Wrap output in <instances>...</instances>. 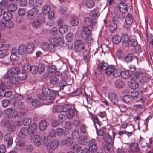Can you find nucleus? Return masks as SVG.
Returning <instances> with one entry per match:
<instances>
[{
	"label": "nucleus",
	"instance_id": "72a5a7b5",
	"mask_svg": "<svg viewBox=\"0 0 153 153\" xmlns=\"http://www.w3.org/2000/svg\"><path fill=\"white\" fill-rule=\"evenodd\" d=\"M59 81V79L55 76L51 77L50 79L49 84L50 85H55L58 83Z\"/></svg>",
	"mask_w": 153,
	"mask_h": 153
},
{
	"label": "nucleus",
	"instance_id": "4d7b16f0",
	"mask_svg": "<svg viewBox=\"0 0 153 153\" xmlns=\"http://www.w3.org/2000/svg\"><path fill=\"white\" fill-rule=\"evenodd\" d=\"M73 35L71 33H68L65 36V39L68 42H71L73 39Z\"/></svg>",
	"mask_w": 153,
	"mask_h": 153
},
{
	"label": "nucleus",
	"instance_id": "c756f323",
	"mask_svg": "<svg viewBox=\"0 0 153 153\" xmlns=\"http://www.w3.org/2000/svg\"><path fill=\"white\" fill-rule=\"evenodd\" d=\"M66 115L67 118L71 120L75 116V112L72 108H71L66 113Z\"/></svg>",
	"mask_w": 153,
	"mask_h": 153
},
{
	"label": "nucleus",
	"instance_id": "a211bd4d",
	"mask_svg": "<svg viewBox=\"0 0 153 153\" xmlns=\"http://www.w3.org/2000/svg\"><path fill=\"white\" fill-rule=\"evenodd\" d=\"M122 45L124 48L127 47L128 46V42L130 39L128 38V35L124 34L122 36Z\"/></svg>",
	"mask_w": 153,
	"mask_h": 153
},
{
	"label": "nucleus",
	"instance_id": "4468645a",
	"mask_svg": "<svg viewBox=\"0 0 153 153\" xmlns=\"http://www.w3.org/2000/svg\"><path fill=\"white\" fill-rule=\"evenodd\" d=\"M35 49L34 44L32 42H30L27 44L26 47V52L27 54H31L33 52Z\"/></svg>",
	"mask_w": 153,
	"mask_h": 153
},
{
	"label": "nucleus",
	"instance_id": "473e14b6",
	"mask_svg": "<svg viewBox=\"0 0 153 153\" xmlns=\"http://www.w3.org/2000/svg\"><path fill=\"white\" fill-rule=\"evenodd\" d=\"M119 8L120 12L122 13L127 11L128 10L127 5L125 3H121Z\"/></svg>",
	"mask_w": 153,
	"mask_h": 153
},
{
	"label": "nucleus",
	"instance_id": "603ef678",
	"mask_svg": "<svg viewBox=\"0 0 153 153\" xmlns=\"http://www.w3.org/2000/svg\"><path fill=\"white\" fill-rule=\"evenodd\" d=\"M71 108V106L70 105H64L61 107L62 111L66 113Z\"/></svg>",
	"mask_w": 153,
	"mask_h": 153
},
{
	"label": "nucleus",
	"instance_id": "bf43d9fd",
	"mask_svg": "<svg viewBox=\"0 0 153 153\" xmlns=\"http://www.w3.org/2000/svg\"><path fill=\"white\" fill-rule=\"evenodd\" d=\"M56 132L58 136H63L65 134L64 130L60 128H58L57 129Z\"/></svg>",
	"mask_w": 153,
	"mask_h": 153
},
{
	"label": "nucleus",
	"instance_id": "b1692460",
	"mask_svg": "<svg viewBox=\"0 0 153 153\" xmlns=\"http://www.w3.org/2000/svg\"><path fill=\"white\" fill-rule=\"evenodd\" d=\"M17 49L11 50V54L10 56V59L11 61H14L16 60L18 58L17 54Z\"/></svg>",
	"mask_w": 153,
	"mask_h": 153
},
{
	"label": "nucleus",
	"instance_id": "e433bc0d",
	"mask_svg": "<svg viewBox=\"0 0 153 153\" xmlns=\"http://www.w3.org/2000/svg\"><path fill=\"white\" fill-rule=\"evenodd\" d=\"M26 51V47L23 44L21 45L18 48V52L19 54H23Z\"/></svg>",
	"mask_w": 153,
	"mask_h": 153
},
{
	"label": "nucleus",
	"instance_id": "6e6552de",
	"mask_svg": "<svg viewBox=\"0 0 153 153\" xmlns=\"http://www.w3.org/2000/svg\"><path fill=\"white\" fill-rule=\"evenodd\" d=\"M58 142L57 140H53L48 145L47 149L50 153H52L53 151L58 146Z\"/></svg>",
	"mask_w": 153,
	"mask_h": 153
},
{
	"label": "nucleus",
	"instance_id": "393cba45",
	"mask_svg": "<svg viewBox=\"0 0 153 153\" xmlns=\"http://www.w3.org/2000/svg\"><path fill=\"white\" fill-rule=\"evenodd\" d=\"M122 100L125 103L129 104L131 103L133 101L129 95H126L123 96L122 98Z\"/></svg>",
	"mask_w": 153,
	"mask_h": 153
},
{
	"label": "nucleus",
	"instance_id": "ddd939ff",
	"mask_svg": "<svg viewBox=\"0 0 153 153\" xmlns=\"http://www.w3.org/2000/svg\"><path fill=\"white\" fill-rule=\"evenodd\" d=\"M13 136L10 133H6L4 137V141L7 143L8 146L12 145L13 142Z\"/></svg>",
	"mask_w": 153,
	"mask_h": 153
},
{
	"label": "nucleus",
	"instance_id": "0e129e2a",
	"mask_svg": "<svg viewBox=\"0 0 153 153\" xmlns=\"http://www.w3.org/2000/svg\"><path fill=\"white\" fill-rule=\"evenodd\" d=\"M87 127L84 124H82L80 126V131L82 133H85L86 132Z\"/></svg>",
	"mask_w": 153,
	"mask_h": 153
},
{
	"label": "nucleus",
	"instance_id": "052dcab7",
	"mask_svg": "<svg viewBox=\"0 0 153 153\" xmlns=\"http://www.w3.org/2000/svg\"><path fill=\"white\" fill-rule=\"evenodd\" d=\"M94 1L92 0L88 1L86 3V5L87 7L89 8H92L94 6Z\"/></svg>",
	"mask_w": 153,
	"mask_h": 153
},
{
	"label": "nucleus",
	"instance_id": "5fc2aeb1",
	"mask_svg": "<svg viewBox=\"0 0 153 153\" xmlns=\"http://www.w3.org/2000/svg\"><path fill=\"white\" fill-rule=\"evenodd\" d=\"M27 75V74L22 73V71L21 74L19 76H17V78L20 81H22L25 79L26 78Z\"/></svg>",
	"mask_w": 153,
	"mask_h": 153
},
{
	"label": "nucleus",
	"instance_id": "6e6d98bb",
	"mask_svg": "<svg viewBox=\"0 0 153 153\" xmlns=\"http://www.w3.org/2000/svg\"><path fill=\"white\" fill-rule=\"evenodd\" d=\"M54 112H60L62 111L61 107L60 105H56L53 107L52 109Z\"/></svg>",
	"mask_w": 153,
	"mask_h": 153
},
{
	"label": "nucleus",
	"instance_id": "2f4dec72",
	"mask_svg": "<svg viewBox=\"0 0 153 153\" xmlns=\"http://www.w3.org/2000/svg\"><path fill=\"white\" fill-rule=\"evenodd\" d=\"M47 124L46 121L44 120L41 121L39 124V127L40 130L41 131L45 130L47 126Z\"/></svg>",
	"mask_w": 153,
	"mask_h": 153
},
{
	"label": "nucleus",
	"instance_id": "423d86ee",
	"mask_svg": "<svg viewBox=\"0 0 153 153\" xmlns=\"http://www.w3.org/2000/svg\"><path fill=\"white\" fill-rule=\"evenodd\" d=\"M6 82V85L9 89H11L18 85L19 82L16 76H11Z\"/></svg>",
	"mask_w": 153,
	"mask_h": 153
},
{
	"label": "nucleus",
	"instance_id": "79ce46f5",
	"mask_svg": "<svg viewBox=\"0 0 153 153\" xmlns=\"http://www.w3.org/2000/svg\"><path fill=\"white\" fill-rule=\"evenodd\" d=\"M92 117L93 119V121L95 124V126L96 130H97L98 129L97 127H100V126L98 119L97 117H95L93 115H92Z\"/></svg>",
	"mask_w": 153,
	"mask_h": 153
},
{
	"label": "nucleus",
	"instance_id": "c9c22d12",
	"mask_svg": "<svg viewBox=\"0 0 153 153\" xmlns=\"http://www.w3.org/2000/svg\"><path fill=\"white\" fill-rule=\"evenodd\" d=\"M79 21L78 19L75 17H74L70 19V24L73 26H76L79 24Z\"/></svg>",
	"mask_w": 153,
	"mask_h": 153
},
{
	"label": "nucleus",
	"instance_id": "a878e982",
	"mask_svg": "<svg viewBox=\"0 0 153 153\" xmlns=\"http://www.w3.org/2000/svg\"><path fill=\"white\" fill-rule=\"evenodd\" d=\"M39 12V10L36 8H33L28 11L27 14L30 16H32L36 15Z\"/></svg>",
	"mask_w": 153,
	"mask_h": 153
},
{
	"label": "nucleus",
	"instance_id": "5701e85b",
	"mask_svg": "<svg viewBox=\"0 0 153 153\" xmlns=\"http://www.w3.org/2000/svg\"><path fill=\"white\" fill-rule=\"evenodd\" d=\"M130 88L132 89H135L138 88L139 84L137 81L134 79H131L129 85Z\"/></svg>",
	"mask_w": 153,
	"mask_h": 153
},
{
	"label": "nucleus",
	"instance_id": "f8f14e48",
	"mask_svg": "<svg viewBox=\"0 0 153 153\" xmlns=\"http://www.w3.org/2000/svg\"><path fill=\"white\" fill-rule=\"evenodd\" d=\"M128 45L134 47L136 52L139 51L140 49V45L138 44L136 40L135 39H130L128 41Z\"/></svg>",
	"mask_w": 153,
	"mask_h": 153
},
{
	"label": "nucleus",
	"instance_id": "c03bdc74",
	"mask_svg": "<svg viewBox=\"0 0 153 153\" xmlns=\"http://www.w3.org/2000/svg\"><path fill=\"white\" fill-rule=\"evenodd\" d=\"M62 144L66 146H70L73 143V140L71 137H68L62 142Z\"/></svg>",
	"mask_w": 153,
	"mask_h": 153
},
{
	"label": "nucleus",
	"instance_id": "dca6fc26",
	"mask_svg": "<svg viewBox=\"0 0 153 153\" xmlns=\"http://www.w3.org/2000/svg\"><path fill=\"white\" fill-rule=\"evenodd\" d=\"M149 82L148 75L147 74H143L139 79V83L141 85H144Z\"/></svg>",
	"mask_w": 153,
	"mask_h": 153
},
{
	"label": "nucleus",
	"instance_id": "9b49d317",
	"mask_svg": "<svg viewBox=\"0 0 153 153\" xmlns=\"http://www.w3.org/2000/svg\"><path fill=\"white\" fill-rule=\"evenodd\" d=\"M108 98L113 104L119 106V98L116 94L114 93H110L108 95Z\"/></svg>",
	"mask_w": 153,
	"mask_h": 153
},
{
	"label": "nucleus",
	"instance_id": "c85d7f7f",
	"mask_svg": "<svg viewBox=\"0 0 153 153\" xmlns=\"http://www.w3.org/2000/svg\"><path fill=\"white\" fill-rule=\"evenodd\" d=\"M63 40L62 37H56L53 39V42L57 45L61 46L64 44Z\"/></svg>",
	"mask_w": 153,
	"mask_h": 153
},
{
	"label": "nucleus",
	"instance_id": "e2e57ef3",
	"mask_svg": "<svg viewBox=\"0 0 153 153\" xmlns=\"http://www.w3.org/2000/svg\"><path fill=\"white\" fill-rule=\"evenodd\" d=\"M25 145L24 141L22 140H18L16 143V147L18 148L21 149L24 147Z\"/></svg>",
	"mask_w": 153,
	"mask_h": 153
},
{
	"label": "nucleus",
	"instance_id": "13d9d810",
	"mask_svg": "<svg viewBox=\"0 0 153 153\" xmlns=\"http://www.w3.org/2000/svg\"><path fill=\"white\" fill-rule=\"evenodd\" d=\"M108 64L104 62H102L99 65V67L101 68L103 70H105L108 66Z\"/></svg>",
	"mask_w": 153,
	"mask_h": 153
},
{
	"label": "nucleus",
	"instance_id": "f03ea898",
	"mask_svg": "<svg viewBox=\"0 0 153 153\" xmlns=\"http://www.w3.org/2000/svg\"><path fill=\"white\" fill-rule=\"evenodd\" d=\"M91 31L89 28L85 26H83L81 33V36L88 42H91L93 41V39L91 36Z\"/></svg>",
	"mask_w": 153,
	"mask_h": 153
},
{
	"label": "nucleus",
	"instance_id": "2eb2a0df",
	"mask_svg": "<svg viewBox=\"0 0 153 153\" xmlns=\"http://www.w3.org/2000/svg\"><path fill=\"white\" fill-rule=\"evenodd\" d=\"M7 114L10 117H16L17 115L16 111L14 109L12 108H8L5 111Z\"/></svg>",
	"mask_w": 153,
	"mask_h": 153
},
{
	"label": "nucleus",
	"instance_id": "09e8293b",
	"mask_svg": "<svg viewBox=\"0 0 153 153\" xmlns=\"http://www.w3.org/2000/svg\"><path fill=\"white\" fill-rule=\"evenodd\" d=\"M37 67L38 68V72L40 74H41L43 73L44 72L45 68V65L44 64L42 63H40Z\"/></svg>",
	"mask_w": 153,
	"mask_h": 153
},
{
	"label": "nucleus",
	"instance_id": "ea45409f",
	"mask_svg": "<svg viewBox=\"0 0 153 153\" xmlns=\"http://www.w3.org/2000/svg\"><path fill=\"white\" fill-rule=\"evenodd\" d=\"M121 39V36L117 35H115L112 38L113 42L115 44L119 43Z\"/></svg>",
	"mask_w": 153,
	"mask_h": 153
},
{
	"label": "nucleus",
	"instance_id": "774afa93",
	"mask_svg": "<svg viewBox=\"0 0 153 153\" xmlns=\"http://www.w3.org/2000/svg\"><path fill=\"white\" fill-rule=\"evenodd\" d=\"M31 120L29 117L25 118L23 121V123L25 126H28L31 123Z\"/></svg>",
	"mask_w": 153,
	"mask_h": 153
},
{
	"label": "nucleus",
	"instance_id": "7ed1b4c3",
	"mask_svg": "<svg viewBox=\"0 0 153 153\" xmlns=\"http://www.w3.org/2000/svg\"><path fill=\"white\" fill-rule=\"evenodd\" d=\"M20 72V68L17 67H13L11 68L4 76V79H7L13 75L18 74Z\"/></svg>",
	"mask_w": 153,
	"mask_h": 153
},
{
	"label": "nucleus",
	"instance_id": "1a4fd4ad",
	"mask_svg": "<svg viewBox=\"0 0 153 153\" xmlns=\"http://www.w3.org/2000/svg\"><path fill=\"white\" fill-rule=\"evenodd\" d=\"M85 43L82 40H77L75 45V48L77 52H80L85 49Z\"/></svg>",
	"mask_w": 153,
	"mask_h": 153
},
{
	"label": "nucleus",
	"instance_id": "49530a36",
	"mask_svg": "<svg viewBox=\"0 0 153 153\" xmlns=\"http://www.w3.org/2000/svg\"><path fill=\"white\" fill-rule=\"evenodd\" d=\"M122 71L120 69L114 68V71L113 72V75L115 77H117L121 75Z\"/></svg>",
	"mask_w": 153,
	"mask_h": 153
},
{
	"label": "nucleus",
	"instance_id": "a19ab883",
	"mask_svg": "<svg viewBox=\"0 0 153 153\" xmlns=\"http://www.w3.org/2000/svg\"><path fill=\"white\" fill-rule=\"evenodd\" d=\"M17 8V5L14 4H10L7 6L8 10L10 12H14L16 9Z\"/></svg>",
	"mask_w": 153,
	"mask_h": 153
},
{
	"label": "nucleus",
	"instance_id": "39448f33",
	"mask_svg": "<svg viewBox=\"0 0 153 153\" xmlns=\"http://www.w3.org/2000/svg\"><path fill=\"white\" fill-rule=\"evenodd\" d=\"M84 23L85 26L91 28L92 29L96 28L97 25V23L95 20L94 21L91 18L88 17L84 19Z\"/></svg>",
	"mask_w": 153,
	"mask_h": 153
},
{
	"label": "nucleus",
	"instance_id": "f3484780",
	"mask_svg": "<svg viewBox=\"0 0 153 153\" xmlns=\"http://www.w3.org/2000/svg\"><path fill=\"white\" fill-rule=\"evenodd\" d=\"M134 57V54L133 53H129L124 56L123 59L124 61L126 62L129 63L133 61Z\"/></svg>",
	"mask_w": 153,
	"mask_h": 153
},
{
	"label": "nucleus",
	"instance_id": "69168bd1",
	"mask_svg": "<svg viewBox=\"0 0 153 153\" xmlns=\"http://www.w3.org/2000/svg\"><path fill=\"white\" fill-rule=\"evenodd\" d=\"M98 129L97 130H96L97 135L99 136H102L104 134L106 129L105 128H100L98 131Z\"/></svg>",
	"mask_w": 153,
	"mask_h": 153
},
{
	"label": "nucleus",
	"instance_id": "aec40b11",
	"mask_svg": "<svg viewBox=\"0 0 153 153\" xmlns=\"http://www.w3.org/2000/svg\"><path fill=\"white\" fill-rule=\"evenodd\" d=\"M42 93L39 94L38 95V97L40 99V96H47L48 95L51 94V91L50 89L47 87L44 86L43 87L42 90Z\"/></svg>",
	"mask_w": 153,
	"mask_h": 153
},
{
	"label": "nucleus",
	"instance_id": "680f3d73",
	"mask_svg": "<svg viewBox=\"0 0 153 153\" xmlns=\"http://www.w3.org/2000/svg\"><path fill=\"white\" fill-rule=\"evenodd\" d=\"M8 54V51L7 50L0 51V58H3L6 56Z\"/></svg>",
	"mask_w": 153,
	"mask_h": 153
},
{
	"label": "nucleus",
	"instance_id": "cd10ccee",
	"mask_svg": "<svg viewBox=\"0 0 153 153\" xmlns=\"http://www.w3.org/2000/svg\"><path fill=\"white\" fill-rule=\"evenodd\" d=\"M13 15L9 12H4L3 14V18L6 21H8L12 19Z\"/></svg>",
	"mask_w": 153,
	"mask_h": 153
},
{
	"label": "nucleus",
	"instance_id": "9d476101",
	"mask_svg": "<svg viewBox=\"0 0 153 153\" xmlns=\"http://www.w3.org/2000/svg\"><path fill=\"white\" fill-rule=\"evenodd\" d=\"M41 47L42 49L45 51H48L52 52L55 51V44L52 43H51L49 44L46 42H44L42 44Z\"/></svg>",
	"mask_w": 153,
	"mask_h": 153
},
{
	"label": "nucleus",
	"instance_id": "8fccbe9b",
	"mask_svg": "<svg viewBox=\"0 0 153 153\" xmlns=\"http://www.w3.org/2000/svg\"><path fill=\"white\" fill-rule=\"evenodd\" d=\"M68 29V27L67 25H61L59 28V31L60 33L63 34L67 32Z\"/></svg>",
	"mask_w": 153,
	"mask_h": 153
},
{
	"label": "nucleus",
	"instance_id": "7c9ffc66",
	"mask_svg": "<svg viewBox=\"0 0 153 153\" xmlns=\"http://www.w3.org/2000/svg\"><path fill=\"white\" fill-rule=\"evenodd\" d=\"M115 67L113 65L108 66L107 68L105 71V73L107 75H110L114 71Z\"/></svg>",
	"mask_w": 153,
	"mask_h": 153
},
{
	"label": "nucleus",
	"instance_id": "412c9836",
	"mask_svg": "<svg viewBox=\"0 0 153 153\" xmlns=\"http://www.w3.org/2000/svg\"><path fill=\"white\" fill-rule=\"evenodd\" d=\"M55 97L54 96L51 95L50 94L47 96H40V99L42 100H47L48 102H53L54 100Z\"/></svg>",
	"mask_w": 153,
	"mask_h": 153
},
{
	"label": "nucleus",
	"instance_id": "0eeeda50",
	"mask_svg": "<svg viewBox=\"0 0 153 153\" xmlns=\"http://www.w3.org/2000/svg\"><path fill=\"white\" fill-rule=\"evenodd\" d=\"M97 140L95 139L90 140L88 143V146L90 150L92 153L95 152L97 149Z\"/></svg>",
	"mask_w": 153,
	"mask_h": 153
},
{
	"label": "nucleus",
	"instance_id": "58836bf2",
	"mask_svg": "<svg viewBox=\"0 0 153 153\" xmlns=\"http://www.w3.org/2000/svg\"><path fill=\"white\" fill-rule=\"evenodd\" d=\"M72 138L74 139H78L79 137V134L78 130L76 129L74 130L71 133Z\"/></svg>",
	"mask_w": 153,
	"mask_h": 153
},
{
	"label": "nucleus",
	"instance_id": "37998d69",
	"mask_svg": "<svg viewBox=\"0 0 153 153\" xmlns=\"http://www.w3.org/2000/svg\"><path fill=\"white\" fill-rule=\"evenodd\" d=\"M104 149L106 152H111L113 150V145L111 143H108Z\"/></svg>",
	"mask_w": 153,
	"mask_h": 153
},
{
	"label": "nucleus",
	"instance_id": "4be33fe9",
	"mask_svg": "<svg viewBox=\"0 0 153 153\" xmlns=\"http://www.w3.org/2000/svg\"><path fill=\"white\" fill-rule=\"evenodd\" d=\"M129 147L131 150L133 152H138L140 151L138 145L136 143H130L129 144Z\"/></svg>",
	"mask_w": 153,
	"mask_h": 153
},
{
	"label": "nucleus",
	"instance_id": "3c124183",
	"mask_svg": "<svg viewBox=\"0 0 153 153\" xmlns=\"http://www.w3.org/2000/svg\"><path fill=\"white\" fill-rule=\"evenodd\" d=\"M101 48L102 52L104 53H108L110 51V49L108 45L105 44H103L102 45Z\"/></svg>",
	"mask_w": 153,
	"mask_h": 153
},
{
	"label": "nucleus",
	"instance_id": "338daca9",
	"mask_svg": "<svg viewBox=\"0 0 153 153\" xmlns=\"http://www.w3.org/2000/svg\"><path fill=\"white\" fill-rule=\"evenodd\" d=\"M67 85V83L65 79L60 80L59 83V86L62 88H63L64 87Z\"/></svg>",
	"mask_w": 153,
	"mask_h": 153
},
{
	"label": "nucleus",
	"instance_id": "4c0bfd02",
	"mask_svg": "<svg viewBox=\"0 0 153 153\" xmlns=\"http://www.w3.org/2000/svg\"><path fill=\"white\" fill-rule=\"evenodd\" d=\"M133 100H134L139 98V94L138 92L136 91H132L130 96Z\"/></svg>",
	"mask_w": 153,
	"mask_h": 153
},
{
	"label": "nucleus",
	"instance_id": "20e7f679",
	"mask_svg": "<svg viewBox=\"0 0 153 153\" xmlns=\"http://www.w3.org/2000/svg\"><path fill=\"white\" fill-rule=\"evenodd\" d=\"M125 17L123 13L120 12L115 14L112 19V22L117 25H120Z\"/></svg>",
	"mask_w": 153,
	"mask_h": 153
},
{
	"label": "nucleus",
	"instance_id": "f704fd0d",
	"mask_svg": "<svg viewBox=\"0 0 153 153\" xmlns=\"http://www.w3.org/2000/svg\"><path fill=\"white\" fill-rule=\"evenodd\" d=\"M30 65L29 64H25L23 66L22 68V73H25L27 74V72L30 71Z\"/></svg>",
	"mask_w": 153,
	"mask_h": 153
},
{
	"label": "nucleus",
	"instance_id": "864d4df0",
	"mask_svg": "<svg viewBox=\"0 0 153 153\" xmlns=\"http://www.w3.org/2000/svg\"><path fill=\"white\" fill-rule=\"evenodd\" d=\"M50 10V7L48 5H45L44 6L42 10V13L43 14H47L48 13Z\"/></svg>",
	"mask_w": 153,
	"mask_h": 153
},
{
	"label": "nucleus",
	"instance_id": "6ab92c4d",
	"mask_svg": "<svg viewBox=\"0 0 153 153\" xmlns=\"http://www.w3.org/2000/svg\"><path fill=\"white\" fill-rule=\"evenodd\" d=\"M45 21V19L44 18H42L41 19H36L32 23L33 26L36 28H39L41 26V23L43 22H44Z\"/></svg>",
	"mask_w": 153,
	"mask_h": 153
},
{
	"label": "nucleus",
	"instance_id": "bb28decb",
	"mask_svg": "<svg viewBox=\"0 0 153 153\" xmlns=\"http://www.w3.org/2000/svg\"><path fill=\"white\" fill-rule=\"evenodd\" d=\"M125 21L127 25H131L133 22V16L131 14L128 13L126 17Z\"/></svg>",
	"mask_w": 153,
	"mask_h": 153
},
{
	"label": "nucleus",
	"instance_id": "a18cd8bd",
	"mask_svg": "<svg viewBox=\"0 0 153 153\" xmlns=\"http://www.w3.org/2000/svg\"><path fill=\"white\" fill-rule=\"evenodd\" d=\"M115 83L116 87L117 88H120L124 85L123 82L120 79H117L115 82Z\"/></svg>",
	"mask_w": 153,
	"mask_h": 153
},
{
	"label": "nucleus",
	"instance_id": "f257e3e1",
	"mask_svg": "<svg viewBox=\"0 0 153 153\" xmlns=\"http://www.w3.org/2000/svg\"><path fill=\"white\" fill-rule=\"evenodd\" d=\"M37 128V126L35 123L29 126L28 129L26 127H23L19 132L18 135L20 137L24 138L27 135L31 141L36 146H39L41 144V139L39 135L34 134Z\"/></svg>",
	"mask_w": 153,
	"mask_h": 153
},
{
	"label": "nucleus",
	"instance_id": "de8ad7c7",
	"mask_svg": "<svg viewBox=\"0 0 153 153\" xmlns=\"http://www.w3.org/2000/svg\"><path fill=\"white\" fill-rule=\"evenodd\" d=\"M129 73L128 71H122L121 76L122 78L126 79L129 77Z\"/></svg>",
	"mask_w": 153,
	"mask_h": 153
}]
</instances>
